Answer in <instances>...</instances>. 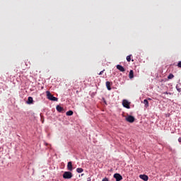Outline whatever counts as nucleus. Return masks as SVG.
Returning a JSON list of instances; mask_svg holds the SVG:
<instances>
[{
  "instance_id": "nucleus-1",
  "label": "nucleus",
  "mask_w": 181,
  "mask_h": 181,
  "mask_svg": "<svg viewBox=\"0 0 181 181\" xmlns=\"http://www.w3.org/2000/svg\"><path fill=\"white\" fill-rule=\"evenodd\" d=\"M46 94L48 100H50V101H57V98L53 96L49 91H47Z\"/></svg>"
},
{
  "instance_id": "nucleus-2",
  "label": "nucleus",
  "mask_w": 181,
  "mask_h": 181,
  "mask_svg": "<svg viewBox=\"0 0 181 181\" xmlns=\"http://www.w3.org/2000/svg\"><path fill=\"white\" fill-rule=\"evenodd\" d=\"M64 179H71L73 177V173L71 172L66 171L63 174Z\"/></svg>"
},
{
  "instance_id": "nucleus-3",
  "label": "nucleus",
  "mask_w": 181,
  "mask_h": 181,
  "mask_svg": "<svg viewBox=\"0 0 181 181\" xmlns=\"http://www.w3.org/2000/svg\"><path fill=\"white\" fill-rule=\"evenodd\" d=\"M126 121L127 122H130L131 124H132V122H135V117L132 115H129L128 117H126Z\"/></svg>"
},
{
  "instance_id": "nucleus-4",
  "label": "nucleus",
  "mask_w": 181,
  "mask_h": 181,
  "mask_svg": "<svg viewBox=\"0 0 181 181\" xmlns=\"http://www.w3.org/2000/svg\"><path fill=\"white\" fill-rule=\"evenodd\" d=\"M113 177L116 179V181H121L122 180V175L119 173H115L113 175Z\"/></svg>"
},
{
  "instance_id": "nucleus-5",
  "label": "nucleus",
  "mask_w": 181,
  "mask_h": 181,
  "mask_svg": "<svg viewBox=\"0 0 181 181\" xmlns=\"http://www.w3.org/2000/svg\"><path fill=\"white\" fill-rule=\"evenodd\" d=\"M122 105L123 107H124V108H127V109L131 108V107L129 106V103L127 100H123Z\"/></svg>"
},
{
  "instance_id": "nucleus-6",
  "label": "nucleus",
  "mask_w": 181,
  "mask_h": 181,
  "mask_svg": "<svg viewBox=\"0 0 181 181\" xmlns=\"http://www.w3.org/2000/svg\"><path fill=\"white\" fill-rule=\"evenodd\" d=\"M140 179H142V180L148 181L149 179V177L146 175H139Z\"/></svg>"
},
{
  "instance_id": "nucleus-7",
  "label": "nucleus",
  "mask_w": 181,
  "mask_h": 181,
  "mask_svg": "<svg viewBox=\"0 0 181 181\" xmlns=\"http://www.w3.org/2000/svg\"><path fill=\"white\" fill-rule=\"evenodd\" d=\"M67 169L68 170H73V163H71V161H69L67 164Z\"/></svg>"
},
{
  "instance_id": "nucleus-8",
  "label": "nucleus",
  "mask_w": 181,
  "mask_h": 181,
  "mask_svg": "<svg viewBox=\"0 0 181 181\" xmlns=\"http://www.w3.org/2000/svg\"><path fill=\"white\" fill-rule=\"evenodd\" d=\"M56 110L58 112H63V111H64V109L60 105H57Z\"/></svg>"
},
{
  "instance_id": "nucleus-9",
  "label": "nucleus",
  "mask_w": 181,
  "mask_h": 181,
  "mask_svg": "<svg viewBox=\"0 0 181 181\" xmlns=\"http://www.w3.org/2000/svg\"><path fill=\"white\" fill-rule=\"evenodd\" d=\"M116 67H117V70H119V71H122V73H124V71H125V69L121 65H117Z\"/></svg>"
},
{
  "instance_id": "nucleus-10",
  "label": "nucleus",
  "mask_w": 181,
  "mask_h": 181,
  "mask_svg": "<svg viewBox=\"0 0 181 181\" xmlns=\"http://www.w3.org/2000/svg\"><path fill=\"white\" fill-rule=\"evenodd\" d=\"M27 104H33V98L28 97Z\"/></svg>"
},
{
  "instance_id": "nucleus-11",
  "label": "nucleus",
  "mask_w": 181,
  "mask_h": 181,
  "mask_svg": "<svg viewBox=\"0 0 181 181\" xmlns=\"http://www.w3.org/2000/svg\"><path fill=\"white\" fill-rule=\"evenodd\" d=\"M106 87L109 91L111 90V82L107 81L106 82Z\"/></svg>"
},
{
  "instance_id": "nucleus-12",
  "label": "nucleus",
  "mask_w": 181,
  "mask_h": 181,
  "mask_svg": "<svg viewBox=\"0 0 181 181\" xmlns=\"http://www.w3.org/2000/svg\"><path fill=\"white\" fill-rule=\"evenodd\" d=\"M129 78H134V71L130 70L129 74Z\"/></svg>"
},
{
  "instance_id": "nucleus-13",
  "label": "nucleus",
  "mask_w": 181,
  "mask_h": 181,
  "mask_svg": "<svg viewBox=\"0 0 181 181\" xmlns=\"http://www.w3.org/2000/svg\"><path fill=\"white\" fill-rule=\"evenodd\" d=\"M144 104L145 105V107H149V102H148V100L145 99V100H144Z\"/></svg>"
},
{
  "instance_id": "nucleus-14",
  "label": "nucleus",
  "mask_w": 181,
  "mask_h": 181,
  "mask_svg": "<svg viewBox=\"0 0 181 181\" xmlns=\"http://www.w3.org/2000/svg\"><path fill=\"white\" fill-rule=\"evenodd\" d=\"M83 171H84V170H83V168H78L76 169V172L78 173H82V172H83Z\"/></svg>"
},
{
  "instance_id": "nucleus-15",
  "label": "nucleus",
  "mask_w": 181,
  "mask_h": 181,
  "mask_svg": "<svg viewBox=\"0 0 181 181\" xmlns=\"http://www.w3.org/2000/svg\"><path fill=\"white\" fill-rule=\"evenodd\" d=\"M73 111L72 110H69L68 112H66V115H68L69 117L73 115Z\"/></svg>"
},
{
  "instance_id": "nucleus-16",
  "label": "nucleus",
  "mask_w": 181,
  "mask_h": 181,
  "mask_svg": "<svg viewBox=\"0 0 181 181\" xmlns=\"http://www.w3.org/2000/svg\"><path fill=\"white\" fill-rule=\"evenodd\" d=\"M175 76L173 74H170L168 76V80H172Z\"/></svg>"
},
{
  "instance_id": "nucleus-17",
  "label": "nucleus",
  "mask_w": 181,
  "mask_h": 181,
  "mask_svg": "<svg viewBox=\"0 0 181 181\" xmlns=\"http://www.w3.org/2000/svg\"><path fill=\"white\" fill-rule=\"evenodd\" d=\"M131 57H132V54H130V55L127 57V62H131Z\"/></svg>"
},
{
  "instance_id": "nucleus-18",
  "label": "nucleus",
  "mask_w": 181,
  "mask_h": 181,
  "mask_svg": "<svg viewBox=\"0 0 181 181\" xmlns=\"http://www.w3.org/2000/svg\"><path fill=\"white\" fill-rule=\"evenodd\" d=\"M40 117H41V122L43 124L45 122V117L42 115H40Z\"/></svg>"
},
{
  "instance_id": "nucleus-19",
  "label": "nucleus",
  "mask_w": 181,
  "mask_h": 181,
  "mask_svg": "<svg viewBox=\"0 0 181 181\" xmlns=\"http://www.w3.org/2000/svg\"><path fill=\"white\" fill-rule=\"evenodd\" d=\"M104 71H105V69H103V71H101L98 74V75H99V76H101V75L103 74V73H104Z\"/></svg>"
},
{
  "instance_id": "nucleus-20",
  "label": "nucleus",
  "mask_w": 181,
  "mask_h": 181,
  "mask_svg": "<svg viewBox=\"0 0 181 181\" xmlns=\"http://www.w3.org/2000/svg\"><path fill=\"white\" fill-rule=\"evenodd\" d=\"M177 66L181 69V61H180L177 64Z\"/></svg>"
},
{
  "instance_id": "nucleus-21",
  "label": "nucleus",
  "mask_w": 181,
  "mask_h": 181,
  "mask_svg": "<svg viewBox=\"0 0 181 181\" xmlns=\"http://www.w3.org/2000/svg\"><path fill=\"white\" fill-rule=\"evenodd\" d=\"M102 181H108V178L105 177V178L103 179Z\"/></svg>"
},
{
  "instance_id": "nucleus-22",
  "label": "nucleus",
  "mask_w": 181,
  "mask_h": 181,
  "mask_svg": "<svg viewBox=\"0 0 181 181\" xmlns=\"http://www.w3.org/2000/svg\"><path fill=\"white\" fill-rule=\"evenodd\" d=\"M178 93H181V88H177Z\"/></svg>"
},
{
  "instance_id": "nucleus-23",
  "label": "nucleus",
  "mask_w": 181,
  "mask_h": 181,
  "mask_svg": "<svg viewBox=\"0 0 181 181\" xmlns=\"http://www.w3.org/2000/svg\"><path fill=\"white\" fill-rule=\"evenodd\" d=\"M163 94H170V93H168V92H164Z\"/></svg>"
},
{
  "instance_id": "nucleus-24",
  "label": "nucleus",
  "mask_w": 181,
  "mask_h": 181,
  "mask_svg": "<svg viewBox=\"0 0 181 181\" xmlns=\"http://www.w3.org/2000/svg\"><path fill=\"white\" fill-rule=\"evenodd\" d=\"M178 142L181 143V137L178 139Z\"/></svg>"
},
{
  "instance_id": "nucleus-25",
  "label": "nucleus",
  "mask_w": 181,
  "mask_h": 181,
  "mask_svg": "<svg viewBox=\"0 0 181 181\" xmlns=\"http://www.w3.org/2000/svg\"><path fill=\"white\" fill-rule=\"evenodd\" d=\"M81 176H84V174H82Z\"/></svg>"
},
{
  "instance_id": "nucleus-26",
  "label": "nucleus",
  "mask_w": 181,
  "mask_h": 181,
  "mask_svg": "<svg viewBox=\"0 0 181 181\" xmlns=\"http://www.w3.org/2000/svg\"><path fill=\"white\" fill-rule=\"evenodd\" d=\"M87 181H91V180H87Z\"/></svg>"
},
{
  "instance_id": "nucleus-27",
  "label": "nucleus",
  "mask_w": 181,
  "mask_h": 181,
  "mask_svg": "<svg viewBox=\"0 0 181 181\" xmlns=\"http://www.w3.org/2000/svg\"><path fill=\"white\" fill-rule=\"evenodd\" d=\"M148 100H151V98H148Z\"/></svg>"
}]
</instances>
